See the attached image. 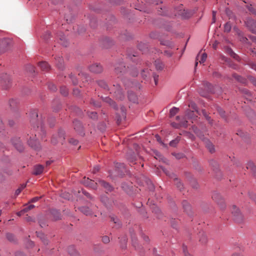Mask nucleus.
Segmentation results:
<instances>
[{"instance_id":"1","label":"nucleus","mask_w":256,"mask_h":256,"mask_svg":"<svg viewBox=\"0 0 256 256\" xmlns=\"http://www.w3.org/2000/svg\"><path fill=\"white\" fill-rule=\"evenodd\" d=\"M158 12L160 15H168L172 16V14L181 18H187L190 16L191 14L188 10L183 9L182 5L180 6L176 9L174 10V14H170L165 10L164 8L160 5L156 7Z\"/></svg>"},{"instance_id":"2","label":"nucleus","mask_w":256,"mask_h":256,"mask_svg":"<svg viewBox=\"0 0 256 256\" xmlns=\"http://www.w3.org/2000/svg\"><path fill=\"white\" fill-rule=\"evenodd\" d=\"M36 132V134H34V136L33 134H31L30 136L28 135V143L32 148L34 149H38L40 146L38 139L40 136L42 140L44 139L45 136V131L42 127L39 128L38 126H37Z\"/></svg>"},{"instance_id":"3","label":"nucleus","mask_w":256,"mask_h":256,"mask_svg":"<svg viewBox=\"0 0 256 256\" xmlns=\"http://www.w3.org/2000/svg\"><path fill=\"white\" fill-rule=\"evenodd\" d=\"M96 206L90 204V206H82L78 208V210L86 216H92L98 210Z\"/></svg>"},{"instance_id":"4","label":"nucleus","mask_w":256,"mask_h":256,"mask_svg":"<svg viewBox=\"0 0 256 256\" xmlns=\"http://www.w3.org/2000/svg\"><path fill=\"white\" fill-rule=\"evenodd\" d=\"M64 139V130H59L57 135H54L52 136L51 142L54 144H56L58 142L62 144H63Z\"/></svg>"},{"instance_id":"5","label":"nucleus","mask_w":256,"mask_h":256,"mask_svg":"<svg viewBox=\"0 0 256 256\" xmlns=\"http://www.w3.org/2000/svg\"><path fill=\"white\" fill-rule=\"evenodd\" d=\"M114 92V96L119 100H122L124 98V94L118 84H114L112 88L111 92Z\"/></svg>"},{"instance_id":"6","label":"nucleus","mask_w":256,"mask_h":256,"mask_svg":"<svg viewBox=\"0 0 256 256\" xmlns=\"http://www.w3.org/2000/svg\"><path fill=\"white\" fill-rule=\"evenodd\" d=\"M232 214L234 216V220L237 222H240L242 220V216L240 210L236 206H232L231 208Z\"/></svg>"},{"instance_id":"7","label":"nucleus","mask_w":256,"mask_h":256,"mask_svg":"<svg viewBox=\"0 0 256 256\" xmlns=\"http://www.w3.org/2000/svg\"><path fill=\"white\" fill-rule=\"evenodd\" d=\"M212 198L220 206L221 209H224L226 208L224 200L220 194L214 192L212 195Z\"/></svg>"},{"instance_id":"8","label":"nucleus","mask_w":256,"mask_h":256,"mask_svg":"<svg viewBox=\"0 0 256 256\" xmlns=\"http://www.w3.org/2000/svg\"><path fill=\"white\" fill-rule=\"evenodd\" d=\"M245 24L248 29L254 34H256V22L254 20L248 18L245 22Z\"/></svg>"},{"instance_id":"9","label":"nucleus","mask_w":256,"mask_h":256,"mask_svg":"<svg viewBox=\"0 0 256 256\" xmlns=\"http://www.w3.org/2000/svg\"><path fill=\"white\" fill-rule=\"evenodd\" d=\"M82 183L86 186L89 187L92 189H96L97 187V182H94V180L90 179L89 178H86L84 177L82 180Z\"/></svg>"},{"instance_id":"10","label":"nucleus","mask_w":256,"mask_h":256,"mask_svg":"<svg viewBox=\"0 0 256 256\" xmlns=\"http://www.w3.org/2000/svg\"><path fill=\"white\" fill-rule=\"evenodd\" d=\"M89 69L90 72L96 74L100 73L103 70L102 66L98 64H94L90 65Z\"/></svg>"},{"instance_id":"11","label":"nucleus","mask_w":256,"mask_h":256,"mask_svg":"<svg viewBox=\"0 0 256 256\" xmlns=\"http://www.w3.org/2000/svg\"><path fill=\"white\" fill-rule=\"evenodd\" d=\"M73 124L74 129L80 134L84 135V133L82 131L83 127L81 122L78 120H74L73 122Z\"/></svg>"},{"instance_id":"12","label":"nucleus","mask_w":256,"mask_h":256,"mask_svg":"<svg viewBox=\"0 0 256 256\" xmlns=\"http://www.w3.org/2000/svg\"><path fill=\"white\" fill-rule=\"evenodd\" d=\"M12 143L19 152H22L24 150L23 145L19 138L13 139L12 140Z\"/></svg>"},{"instance_id":"13","label":"nucleus","mask_w":256,"mask_h":256,"mask_svg":"<svg viewBox=\"0 0 256 256\" xmlns=\"http://www.w3.org/2000/svg\"><path fill=\"white\" fill-rule=\"evenodd\" d=\"M203 141L209 152L214 153L215 152L214 145L207 138H204Z\"/></svg>"},{"instance_id":"14","label":"nucleus","mask_w":256,"mask_h":256,"mask_svg":"<svg viewBox=\"0 0 256 256\" xmlns=\"http://www.w3.org/2000/svg\"><path fill=\"white\" fill-rule=\"evenodd\" d=\"M246 168L247 170H250L252 174L256 177V166L252 162H248L246 164Z\"/></svg>"},{"instance_id":"15","label":"nucleus","mask_w":256,"mask_h":256,"mask_svg":"<svg viewBox=\"0 0 256 256\" xmlns=\"http://www.w3.org/2000/svg\"><path fill=\"white\" fill-rule=\"evenodd\" d=\"M183 208L184 210L188 214H191V206L189 204V203L186 201L184 200L182 203Z\"/></svg>"},{"instance_id":"16","label":"nucleus","mask_w":256,"mask_h":256,"mask_svg":"<svg viewBox=\"0 0 256 256\" xmlns=\"http://www.w3.org/2000/svg\"><path fill=\"white\" fill-rule=\"evenodd\" d=\"M44 166L42 165H36L34 166L33 174L35 175L41 174L44 170Z\"/></svg>"},{"instance_id":"17","label":"nucleus","mask_w":256,"mask_h":256,"mask_svg":"<svg viewBox=\"0 0 256 256\" xmlns=\"http://www.w3.org/2000/svg\"><path fill=\"white\" fill-rule=\"evenodd\" d=\"M128 98L134 103L138 102V98L137 96L132 92H128Z\"/></svg>"},{"instance_id":"18","label":"nucleus","mask_w":256,"mask_h":256,"mask_svg":"<svg viewBox=\"0 0 256 256\" xmlns=\"http://www.w3.org/2000/svg\"><path fill=\"white\" fill-rule=\"evenodd\" d=\"M56 60V64L58 66V68L60 69H62L64 68L63 64L64 60L62 57L58 56L55 58Z\"/></svg>"},{"instance_id":"19","label":"nucleus","mask_w":256,"mask_h":256,"mask_svg":"<svg viewBox=\"0 0 256 256\" xmlns=\"http://www.w3.org/2000/svg\"><path fill=\"white\" fill-rule=\"evenodd\" d=\"M126 70L125 66L123 64H118L116 66L115 72L116 73L118 74L124 72Z\"/></svg>"},{"instance_id":"20","label":"nucleus","mask_w":256,"mask_h":256,"mask_svg":"<svg viewBox=\"0 0 256 256\" xmlns=\"http://www.w3.org/2000/svg\"><path fill=\"white\" fill-rule=\"evenodd\" d=\"M38 66L42 70L45 71L48 70L50 68L49 64L46 62H39Z\"/></svg>"},{"instance_id":"21","label":"nucleus","mask_w":256,"mask_h":256,"mask_svg":"<svg viewBox=\"0 0 256 256\" xmlns=\"http://www.w3.org/2000/svg\"><path fill=\"white\" fill-rule=\"evenodd\" d=\"M98 182L99 184L105 188L106 190L110 192L112 190V186L106 182L100 180Z\"/></svg>"},{"instance_id":"22","label":"nucleus","mask_w":256,"mask_h":256,"mask_svg":"<svg viewBox=\"0 0 256 256\" xmlns=\"http://www.w3.org/2000/svg\"><path fill=\"white\" fill-rule=\"evenodd\" d=\"M68 252L71 256H79V254L73 246H70L68 248Z\"/></svg>"},{"instance_id":"23","label":"nucleus","mask_w":256,"mask_h":256,"mask_svg":"<svg viewBox=\"0 0 256 256\" xmlns=\"http://www.w3.org/2000/svg\"><path fill=\"white\" fill-rule=\"evenodd\" d=\"M10 42V40L8 39H4L2 42V47H6ZM6 50V48H5L4 50H1L0 49V54L4 52Z\"/></svg>"},{"instance_id":"24","label":"nucleus","mask_w":256,"mask_h":256,"mask_svg":"<svg viewBox=\"0 0 256 256\" xmlns=\"http://www.w3.org/2000/svg\"><path fill=\"white\" fill-rule=\"evenodd\" d=\"M152 72L148 68L142 71L141 75L144 78L150 77L152 75Z\"/></svg>"},{"instance_id":"25","label":"nucleus","mask_w":256,"mask_h":256,"mask_svg":"<svg viewBox=\"0 0 256 256\" xmlns=\"http://www.w3.org/2000/svg\"><path fill=\"white\" fill-rule=\"evenodd\" d=\"M111 220L112 221L114 224H115V225L114 226V227H115L116 228H120L122 226V224H121V222H120V220H119V219L117 218H114V217H111Z\"/></svg>"},{"instance_id":"26","label":"nucleus","mask_w":256,"mask_h":256,"mask_svg":"<svg viewBox=\"0 0 256 256\" xmlns=\"http://www.w3.org/2000/svg\"><path fill=\"white\" fill-rule=\"evenodd\" d=\"M154 64L157 70H162L164 67V64L162 62L159 60H156L154 62Z\"/></svg>"},{"instance_id":"27","label":"nucleus","mask_w":256,"mask_h":256,"mask_svg":"<svg viewBox=\"0 0 256 256\" xmlns=\"http://www.w3.org/2000/svg\"><path fill=\"white\" fill-rule=\"evenodd\" d=\"M104 101L108 104L110 106H112L114 108H116V103L114 102L110 98L108 97H106L104 98Z\"/></svg>"},{"instance_id":"28","label":"nucleus","mask_w":256,"mask_h":256,"mask_svg":"<svg viewBox=\"0 0 256 256\" xmlns=\"http://www.w3.org/2000/svg\"><path fill=\"white\" fill-rule=\"evenodd\" d=\"M248 116L253 123L256 124V114L254 111L250 110Z\"/></svg>"},{"instance_id":"29","label":"nucleus","mask_w":256,"mask_h":256,"mask_svg":"<svg viewBox=\"0 0 256 256\" xmlns=\"http://www.w3.org/2000/svg\"><path fill=\"white\" fill-rule=\"evenodd\" d=\"M227 52L232 57L236 60H238V56L234 53L230 48H228Z\"/></svg>"},{"instance_id":"30","label":"nucleus","mask_w":256,"mask_h":256,"mask_svg":"<svg viewBox=\"0 0 256 256\" xmlns=\"http://www.w3.org/2000/svg\"><path fill=\"white\" fill-rule=\"evenodd\" d=\"M98 84L100 87L104 88V89L109 90L107 84L104 80H99L98 82Z\"/></svg>"},{"instance_id":"31","label":"nucleus","mask_w":256,"mask_h":256,"mask_svg":"<svg viewBox=\"0 0 256 256\" xmlns=\"http://www.w3.org/2000/svg\"><path fill=\"white\" fill-rule=\"evenodd\" d=\"M26 70L28 72H29L31 74H32L34 72V67L30 64H28L26 67Z\"/></svg>"},{"instance_id":"32","label":"nucleus","mask_w":256,"mask_h":256,"mask_svg":"<svg viewBox=\"0 0 256 256\" xmlns=\"http://www.w3.org/2000/svg\"><path fill=\"white\" fill-rule=\"evenodd\" d=\"M232 28V25L230 22H227L224 26V32H230Z\"/></svg>"},{"instance_id":"33","label":"nucleus","mask_w":256,"mask_h":256,"mask_svg":"<svg viewBox=\"0 0 256 256\" xmlns=\"http://www.w3.org/2000/svg\"><path fill=\"white\" fill-rule=\"evenodd\" d=\"M78 76H80L82 78V80H83L84 82L88 81V76L87 75V74L83 72H82L78 74Z\"/></svg>"},{"instance_id":"34","label":"nucleus","mask_w":256,"mask_h":256,"mask_svg":"<svg viewBox=\"0 0 256 256\" xmlns=\"http://www.w3.org/2000/svg\"><path fill=\"white\" fill-rule=\"evenodd\" d=\"M178 111V108L174 107L172 108L170 112V117L174 116L175 114H176Z\"/></svg>"},{"instance_id":"35","label":"nucleus","mask_w":256,"mask_h":256,"mask_svg":"<svg viewBox=\"0 0 256 256\" xmlns=\"http://www.w3.org/2000/svg\"><path fill=\"white\" fill-rule=\"evenodd\" d=\"M204 88L208 92H212V88L211 84L208 82H205L204 84Z\"/></svg>"},{"instance_id":"36","label":"nucleus","mask_w":256,"mask_h":256,"mask_svg":"<svg viewBox=\"0 0 256 256\" xmlns=\"http://www.w3.org/2000/svg\"><path fill=\"white\" fill-rule=\"evenodd\" d=\"M60 92L64 96H66L68 94V90L65 86H62L60 88Z\"/></svg>"},{"instance_id":"37","label":"nucleus","mask_w":256,"mask_h":256,"mask_svg":"<svg viewBox=\"0 0 256 256\" xmlns=\"http://www.w3.org/2000/svg\"><path fill=\"white\" fill-rule=\"evenodd\" d=\"M174 182L177 188H179L180 190H181L183 188V185L182 182L178 178H176L174 180Z\"/></svg>"},{"instance_id":"38","label":"nucleus","mask_w":256,"mask_h":256,"mask_svg":"<svg viewBox=\"0 0 256 256\" xmlns=\"http://www.w3.org/2000/svg\"><path fill=\"white\" fill-rule=\"evenodd\" d=\"M116 166L117 168L120 169L122 172H124L125 166L124 164H116Z\"/></svg>"},{"instance_id":"39","label":"nucleus","mask_w":256,"mask_h":256,"mask_svg":"<svg viewBox=\"0 0 256 256\" xmlns=\"http://www.w3.org/2000/svg\"><path fill=\"white\" fill-rule=\"evenodd\" d=\"M206 58L207 54L206 53H203L200 56V58L199 60V62L200 64L204 63L206 60Z\"/></svg>"},{"instance_id":"40","label":"nucleus","mask_w":256,"mask_h":256,"mask_svg":"<svg viewBox=\"0 0 256 256\" xmlns=\"http://www.w3.org/2000/svg\"><path fill=\"white\" fill-rule=\"evenodd\" d=\"M242 92L244 94H246V99L251 100V99L250 98V97L251 96L250 92L247 90H243Z\"/></svg>"},{"instance_id":"41","label":"nucleus","mask_w":256,"mask_h":256,"mask_svg":"<svg viewBox=\"0 0 256 256\" xmlns=\"http://www.w3.org/2000/svg\"><path fill=\"white\" fill-rule=\"evenodd\" d=\"M179 140H180V139L178 138H177L175 140H172L170 142V144L172 146H174V147L176 146Z\"/></svg>"},{"instance_id":"42","label":"nucleus","mask_w":256,"mask_h":256,"mask_svg":"<svg viewBox=\"0 0 256 256\" xmlns=\"http://www.w3.org/2000/svg\"><path fill=\"white\" fill-rule=\"evenodd\" d=\"M248 10L252 14L256 16V10L250 4V6H248Z\"/></svg>"},{"instance_id":"43","label":"nucleus","mask_w":256,"mask_h":256,"mask_svg":"<svg viewBox=\"0 0 256 256\" xmlns=\"http://www.w3.org/2000/svg\"><path fill=\"white\" fill-rule=\"evenodd\" d=\"M124 83L125 86H130L132 87L136 86V84H134V82H132L131 81L127 80V82H126L125 80L124 82Z\"/></svg>"},{"instance_id":"44","label":"nucleus","mask_w":256,"mask_h":256,"mask_svg":"<svg viewBox=\"0 0 256 256\" xmlns=\"http://www.w3.org/2000/svg\"><path fill=\"white\" fill-rule=\"evenodd\" d=\"M248 196L256 203V194L253 192H249Z\"/></svg>"},{"instance_id":"45","label":"nucleus","mask_w":256,"mask_h":256,"mask_svg":"<svg viewBox=\"0 0 256 256\" xmlns=\"http://www.w3.org/2000/svg\"><path fill=\"white\" fill-rule=\"evenodd\" d=\"M248 196L256 203V194L253 192H249Z\"/></svg>"},{"instance_id":"46","label":"nucleus","mask_w":256,"mask_h":256,"mask_svg":"<svg viewBox=\"0 0 256 256\" xmlns=\"http://www.w3.org/2000/svg\"><path fill=\"white\" fill-rule=\"evenodd\" d=\"M52 214L54 215V218L56 220L60 218V214L59 212L57 210H53Z\"/></svg>"},{"instance_id":"47","label":"nucleus","mask_w":256,"mask_h":256,"mask_svg":"<svg viewBox=\"0 0 256 256\" xmlns=\"http://www.w3.org/2000/svg\"><path fill=\"white\" fill-rule=\"evenodd\" d=\"M88 116L92 119H96L97 118V113L96 112H90L88 114Z\"/></svg>"},{"instance_id":"48","label":"nucleus","mask_w":256,"mask_h":256,"mask_svg":"<svg viewBox=\"0 0 256 256\" xmlns=\"http://www.w3.org/2000/svg\"><path fill=\"white\" fill-rule=\"evenodd\" d=\"M68 142H69L70 144L74 146H76L78 144V141L76 140H75L73 138H70L68 140Z\"/></svg>"},{"instance_id":"49","label":"nucleus","mask_w":256,"mask_h":256,"mask_svg":"<svg viewBox=\"0 0 256 256\" xmlns=\"http://www.w3.org/2000/svg\"><path fill=\"white\" fill-rule=\"evenodd\" d=\"M217 110L222 117V118L225 117V115H224L225 112L222 108L218 107V108Z\"/></svg>"},{"instance_id":"50","label":"nucleus","mask_w":256,"mask_h":256,"mask_svg":"<svg viewBox=\"0 0 256 256\" xmlns=\"http://www.w3.org/2000/svg\"><path fill=\"white\" fill-rule=\"evenodd\" d=\"M70 78L73 83L74 84V85H76L78 84V80L77 79L75 78L74 76L72 75V74H70Z\"/></svg>"},{"instance_id":"51","label":"nucleus","mask_w":256,"mask_h":256,"mask_svg":"<svg viewBox=\"0 0 256 256\" xmlns=\"http://www.w3.org/2000/svg\"><path fill=\"white\" fill-rule=\"evenodd\" d=\"M154 158H156V159L157 160H162V155L160 154V152H156L155 153H154Z\"/></svg>"},{"instance_id":"52","label":"nucleus","mask_w":256,"mask_h":256,"mask_svg":"<svg viewBox=\"0 0 256 256\" xmlns=\"http://www.w3.org/2000/svg\"><path fill=\"white\" fill-rule=\"evenodd\" d=\"M39 236L42 240L44 244H48V240L45 238V236L43 234H40Z\"/></svg>"},{"instance_id":"53","label":"nucleus","mask_w":256,"mask_h":256,"mask_svg":"<svg viewBox=\"0 0 256 256\" xmlns=\"http://www.w3.org/2000/svg\"><path fill=\"white\" fill-rule=\"evenodd\" d=\"M202 114L209 121V122L210 124H211V122H210V116H208L207 114H206V112L205 110H202Z\"/></svg>"},{"instance_id":"54","label":"nucleus","mask_w":256,"mask_h":256,"mask_svg":"<svg viewBox=\"0 0 256 256\" xmlns=\"http://www.w3.org/2000/svg\"><path fill=\"white\" fill-rule=\"evenodd\" d=\"M102 241L104 244H108L110 242V238L108 236H104L102 238Z\"/></svg>"},{"instance_id":"55","label":"nucleus","mask_w":256,"mask_h":256,"mask_svg":"<svg viewBox=\"0 0 256 256\" xmlns=\"http://www.w3.org/2000/svg\"><path fill=\"white\" fill-rule=\"evenodd\" d=\"M182 250L185 256H191V255L187 252V248L186 246H183Z\"/></svg>"},{"instance_id":"56","label":"nucleus","mask_w":256,"mask_h":256,"mask_svg":"<svg viewBox=\"0 0 256 256\" xmlns=\"http://www.w3.org/2000/svg\"><path fill=\"white\" fill-rule=\"evenodd\" d=\"M152 76L155 83V85H157L158 82V76L152 73Z\"/></svg>"},{"instance_id":"57","label":"nucleus","mask_w":256,"mask_h":256,"mask_svg":"<svg viewBox=\"0 0 256 256\" xmlns=\"http://www.w3.org/2000/svg\"><path fill=\"white\" fill-rule=\"evenodd\" d=\"M6 238L10 241H12L14 240V236L11 234H6Z\"/></svg>"},{"instance_id":"58","label":"nucleus","mask_w":256,"mask_h":256,"mask_svg":"<svg viewBox=\"0 0 256 256\" xmlns=\"http://www.w3.org/2000/svg\"><path fill=\"white\" fill-rule=\"evenodd\" d=\"M200 240L202 244H205L206 242V238L205 235L202 234V238H200Z\"/></svg>"},{"instance_id":"59","label":"nucleus","mask_w":256,"mask_h":256,"mask_svg":"<svg viewBox=\"0 0 256 256\" xmlns=\"http://www.w3.org/2000/svg\"><path fill=\"white\" fill-rule=\"evenodd\" d=\"M102 202L104 204H107V202L108 201V198L106 196H103L101 198Z\"/></svg>"},{"instance_id":"60","label":"nucleus","mask_w":256,"mask_h":256,"mask_svg":"<svg viewBox=\"0 0 256 256\" xmlns=\"http://www.w3.org/2000/svg\"><path fill=\"white\" fill-rule=\"evenodd\" d=\"M250 80L256 86V79L250 76Z\"/></svg>"},{"instance_id":"61","label":"nucleus","mask_w":256,"mask_h":256,"mask_svg":"<svg viewBox=\"0 0 256 256\" xmlns=\"http://www.w3.org/2000/svg\"><path fill=\"white\" fill-rule=\"evenodd\" d=\"M34 207V204H30L28 206L24 208L26 210V212H28V210H32Z\"/></svg>"},{"instance_id":"62","label":"nucleus","mask_w":256,"mask_h":256,"mask_svg":"<svg viewBox=\"0 0 256 256\" xmlns=\"http://www.w3.org/2000/svg\"><path fill=\"white\" fill-rule=\"evenodd\" d=\"M48 87L52 91H55L56 90V86L53 84H50Z\"/></svg>"},{"instance_id":"63","label":"nucleus","mask_w":256,"mask_h":256,"mask_svg":"<svg viewBox=\"0 0 256 256\" xmlns=\"http://www.w3.org/2000/svg\"><path fill=\"white\" fill-rule=\"evenodd\" d=\"M174 156L178 159H180L184 157V154H174Z\"/></svg>"},{"instance_id":"64","label":"nucleus","mask_w":256,"mask_h":256,"mask_svg":"<svg viewBox=\"0 0 256 256\" xmlns=\"http://www.w3.org/2000/svg\"><path fill=\"white\" fill-rule=\"evenodd\" d=\"M32 114L34 119H35L38 117V114L36 110H34Z\"/></svg>"}]
</instances>
